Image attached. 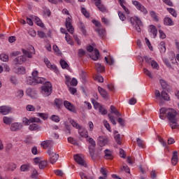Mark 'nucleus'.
I'll return each mask as SVG.
<instances>
[{
	"label": "nucleus",
	"instance_id": "f03ea898",
	"mask_svg": "<svg viewBox=\"0 0 179 179\" xmlns=\"http://www.w3.org/2000/svg\"><path fill=\"white\" fill-rule=\"evenodd\" d=\"M113 114H115L116 116V118H118L120 117H122V114L120 113V111L115 108V106L111 105L110 106V113L108 115V117L110 121V122L113 124V125H117V122L115 121V119L114 118V115Z\"/></svg>",
	"mask_w": 179,
	"mask_h": 179
},
{
	"label": "nucleus",
	"instance_id": "a18cd8bd",
	"mask_svg": "<svg viewBox=\"0 0 179 179\" xmlns=\"http://www.w3.org/2000/svg\"><path fill=\"white\" fill-rule=\"evenodd\" d=\"M120 2V6L124 9V10L126 12V13H129V10L127 9V8L124 5V0H118Z\"/></svg>",
	"mask_w": 179,
	"mask_h": 179
},
{
	"label": "nucleus",
	"instance_id": "37998d69",
	"mask_svg": "<svg viewBox=\"0 0 179 179\" xmlns=\"http://www.w3.org/2000/svg\"><path fill=\"white\" fill-rule=\"evenodd\" d=\"M105 61L108 65L114 64V59L111 57H110L109 59L107 57H105Z\"/></svg>",
	"mask_w": 179,
	"mask_h": 179
},
{
	"label": "nucleus",
	"instance_id": "a878e982",
	"mask_svg": "<svg viewBox=\"0 0 179 179\" xmlns=\"http://www.w3.org/2000/svg\"><path fill=\"white\" fill-rule=\"evenodd\" d=\"M160 100H166V101H169L170 100V96H169V94L165 91H162L161 92V98Z\"/></svg>",
	"mask_w": 179,
	"mask_h": 179
},
{
	"label": "nucleus",
	"instance_id": "ea45409f",
	"mask_svg": "<svg viewBox=\"0 0 179 179\" xmlns=\"http://www.w3.org/2000/svg\"><path fill=\"white\" fill-rule=\"evenodd\" d=\"M136 142L138 148H142V149H145V144H143V140L138 138L136 139Z\"/></svg>",
	"mask_w": 179,
	"mask_h": 179
},
{
	"label": "nucleus",
	"instance_id": "4c0bfd02",
	"mask_svg": "<svg viewBox=\"0 0 179 179\" xmlns=\"http://www.w3.org/2000/svg\"><path fill=\"white\" fill-rule=\"evenodd\" d=\"M94 54L95 55L92 57V59L94 61H97V59H99V58H100V52H99L98 49H94Z\"/></svg>",
	"mask_w": 179,
	"mask_h": 179
},
{
	"label": "nucleus",
	"instance_id": "9d476101",
	"mask_svg": "<svg viewBox=\"0 0 179 179\" xmlns=\"http://www.w3.org/2000/svg\"><path fill=\"white\" fill-rule=\"evenodd\" d=\"M66 27L71 34H73V26H72L71 17H68L66 18Z\"/></svg>",
	"mask_w": 179,
	"mask_h": 179
},
{
	"label": "nucleus",
	"instance_id": "4be33fe9",
	"mask_svg": "<svg viewBox=\"0 0 179 179\" xmlns=\"http://www.w3.org/2000/svg\"><path fill=\"white\" fill-rule=\"evenodd\" d=\"M51 145H52V140H46V141H42L41 143V145L42 146V148H43V149H47L50 148Z\"/></svg>",
	"mask_w": 179,
	"mask_h": 179
},
{
	"label": "nucleus",
	"instance_id": "13d9d810",
	"mask_svg": "<svg viewBox=\"0 0 179 179\" xmlns=\"http://www.w3.org/2000/svg\"><path fill=\"white\" fill-rule=\"evenodd\" d=\"M8 170L10 171H15V170H16V164H8Z\"/></svg>",
	"mask_w": 179,
	"mask_h": 179
},
{
	"label": "nucleus",
	"instance_id": "864d4df0",
	"mask_svg": "<svg viewBox=\"0 0 179 179\" xmlns=\"http://www.w3.org/2000/svg\"><path fill=\"white\" fill-rule=\"evenodd\" d=\"M55 174L56 176H58L59 177H63L64 176V172L62 170L57 169L54 171Z\"/></svg>",
	"mask_w": 179,
	"mask_h": 179
},
{
	"label": "nucleus",
	"instance_id": "4d7b16f0",
	"mask_svg": "<svg viewBox=\"0 0 179 179\" xmlns=\"http://www.w3.org/2000/svg\"><path fill=\"white\" fill-rule=\"evenodd\" d=\"M160 85L162 89H167V86H169V85H167V83L164 81V80H160Z\"/></svg>",
	"mask_w": 179,
	"mask_h": 179
},
{
	"label": "nucleus",
	"instance_id": "473e14b6",
	"mask_svg": "<svg viewBox=\"0 0 179 179\" xmlns=\"http://www.w3.org/2000/svg\"><path fill=\"white\" fill-rule=\"evenodd\" d=\"M34 20L36 24H37V26H40V27H44V24H43V22L41 21V20H40L38 17L35 16L34 17Z\"/></svg>",
	"mask_w": 179,
	"mask_h": 179
},
{
	"label": "nucleus",
	"instance_id": "c756f323",
	"mask_svg": "<svg viewBox=\"0 0 179 179\" xmlns=\"http://www.w3.org/2000/svg\"><path fill=\"white\" fill-rule=\"evenodd\" d=\"M45 64H46V66L48 68H50V69H53V71H56L57 66L55 65L51 64V62L48 59H45Z\"/></svg>",
	"mask_w": 179,
	"mask_h": 179
},
{
	"label": "nucleus",
	"instance_id": "a211bd4d",
	"mask_svg": "<svg viewBox=\"0 0 179 179\" xmlns=\"http://www.w3.org/2000/svg\"><path fill=\"white\" fill-rule=\"evenodd\" d=\"M27 94H28L29 97H31V99H36V97H37V91L31 88H28L27 90Z\"/></svg>",
	"mask_w": 179,
	"mask_h": 179
},
{
	"label": "nucleus",
	"instance_id": "2eb2a0df",
	"mask_svg": "<svg viewBox=\"0 0 179 179\" xmlns=\"http://www.w3.org/2000/svg\"><path fill=\"white\" fill-rule=\"evenodd\" d=\"M10 110H12V108H10L9 106H0V114H2V115H6L10 113Z\"/></svg>",
	"mask_w": 179,
	"mask_h": 179
},
{
	"label": "nucleus",
	"instance_id": "6e6552de",
	"mask_svg": "<svg viewBox=\"0 0 179 179\" xmlns=\"http://www.w3.org/2000/svg\"><path fill=\"white\" fill-rule=\"evenodd\" d=\"M13 71L17 75H24V73H26V68L23 66H18L17 65H15L13 69Z\"/></svg>",
	"mask_w": 179,
	"mask_h": 179
},
{
	"label": "nucleus",
	"instance_id": "6ab92c4d",
	"mask_svg": "<svg viewBox=\"0 0 179 179\" xmlns=\"http://www.w3.org/2000/svg\"><path fill=\"white\" fill-rule=\"evenodd\" d=\"M171 163H172L173 166H176L177 163H178V152L174 151L173 152Z\"/></svg>",
	"mask_w": 179,
	"mask_h": 179
},
{
	"label": "nucleus",
	"instance_id": "e433bc0d",
	"mask_svg": "<svg viewBox=\"0 0 179 179\" xmlns=\"http://www.w3.org/2000/svg\"><path fill=\"white\" fill-rule=\"evenodd\" d=\"M30 170V164H25L20 166V171H29Z\"/></svg>",
	"mask_w": 179,
	"mask_h": 179
},
{
	"label": "nucleus",
	"instance_id": "c9c22d12",
	"mask_svg": "<svg viewBox=\"0 0 179 179\" xmlns=\"http://www.w3.org/2000/svg\"><path fill=\"white\" fill-rule=\"evenodd\" d=\"M94 80H97V82H99V83H103L104 82V78H103V76L100 75L99 73L96 74L94 77Z\"/></svg>",
	"mask_w": 179,
	"mask_h": 179
},
{
	"label": "nucleus",
	"instance_id": "f704fd0d",
	"mask_svg": "<svg viewBox=\"0 0 179 179\" xmlns=\"http://www.w3.org/2000/svg\"><path fill=\"white\" fill-rule=\"evenodd\" d=\"M12 117H8L6 116L3 117V122H4V124H6V125H10V124H12Z\"/></svg>",
	"mask_w": 179,
	"mask_h": 179
},
{
	"label": "nucleus",
	"instance_id": "423d86ee",
	"mask_svg": "<svg viewBox=\"0 0 179 179\" xmlns=\"http://www.w3.org/2000/svg\"><path fill=\"white\" fill-rule=\"evenodd\" d=\"M48 153L50 156V162L51 164H55L59 157V155L57 154V152L52 151L51 149L48 150Z\"/></svg>",
	"mask_w": 179,
	"mask_h": 179
},
{
	"label": "nucleus",
	"instance_id": "0eeeda50",
	"mask_svg": "<svg viewBox=\"0 0 179 179\" xmlns=\"http://www.w3.org/2000/svg\"><path fill=\"white\" fill-rule=\"evenodd\" d=\"M166 117L170 122L176 121L177 120L176 118V117H177V112L173 108H169V111L167 112Z\"/></svg>",
	"mask_w": 179,
	"mask_h": 179
},
{
	"label": "nucleus",
	"instance_id": "a19ab883",
	"mask_svg": "<svg viewBox=\"0 0 179 179\" xmlns=\"http://www.w3.org/2000/svg\"><path fill=\"white\" fill-rule=\"evenodd\" d=\"M47 164H48L47 161H41L38 164L39 169L41 170L45 169V167H47Z\"/></svg>",
	"mask_w": 179,
	"mask_h": 179
},
{
	"label": "nucleus",
	"instance_id": "7ed1b4c3",
	"mask_svg": "<svg viewBox=\"0 0 179 179\" xmlns=\"http://www.w3.org/2000/svg\"><path fill=\"white\" fill-rule=\"evenodd\" d=\"M130 22L132 24L133 27L135 29V30L137 31L138 33H141V29L143 27V23H142L141 19L138 17H131L130 18Z\"/></svg>",
	"mask_w": 179,
	"mask_h": 179
},
{
	"label": "nucleus",
	"instance_id": "774afa93",
	"mask_svg": "<svg viewBox=\"0 0 179 179\" xmlns=\"http://www.w3.org/2000/svg\"><path fill=\"white\" fill-rule=\"evenodd\" d=\"M51 120L52 121H55V122H59V117L58 115H52Z\"/></svg>",
	"mask_w": 179,
	"mask_h": 179
},
{
	"label": "nucleus",
	"instance_id": "4468645a",
	"mask_svg": "<svg viewBox=\"0 0 179 179\" xmlns=\"http://www.w3.org/2000/svg\"><path fill=\"white\" fill-rule=\"evenodd\" d=\"M64 106L67 108V110L71 111V113H75V111H76V108H75V106L68 101H64Z\"/></svg>",
	"mask_w": 179,
	"mask_h": 179
},
{
	"label": "nucleus",
	"instance_id": "393cba45",
	"mask_svg": "<svg viewBox=\"0 0 179 179\" xmlns=\"http://www.w3.org/2000/svg\"><path fill=\"white\" fill-rule=\"evenodd\" d=\"M164 24L165 26H173L174 22H173V20H171V18L167 17L164 19Z\"/></svg>",
	"mask_w": 179,
	"mask_h": 179
},
{
	"label": "nucleus",
	"instance_id": "f3484780",
	"mask_svg": "<svg viewBox=\"0 0 179 179\" xmlns=\"http://www.w3.org/2000/svg\"><path fill=\"white\" fill-rule=\"evenodd\" d=\"M31 48L32 49V50L31 52H29L24 49H22V54H24V55H26V57H27L28 58H33V54H36V50H34V47L31 46Z\"/></svg>",
	"mask_w": 179,
	"mask_h": 179
},
{
	"label": "nucleus",
	"instance_id": "0e129e2a",
	"mask_svg": "<svg viewBox=\"0 0 179 179\" xmlns=\"http://www.w3.org/2000/svg\"><path fill=\"white\" fill-rule=\"evenodd\" d=\"M27 111H36V108L32 105H27L26 107Z\"/></svg>",
	"mask_w": 179,
	"mask_h": 179
},
{
	"label": "nucleus",
	"instance_id": "79ce46f5",
	"mask_svg": "<svg viewBox=\"0 0 179 179\" xmlns=\"http://www.w3.org/2000/svg\"><path fill=\"white\" fill-rule=\"evenodd\" d=\"M79 28L82 31L83 34L86 35V28L85 27V24L83 22L79 23Z\"/></svg>",
	"mask_w": 179,
	"mask_h": 179
},
{
	"label": "nucleus",
	"instance_id": "1a4fd4ad",
	"mask_svg": "<svg viewBox=\"0 0 179 179\" xmlns=\"http://www.w3.org/2000/svg\"><path fill=\"white\" fill-rule=\"evenodd\" d=\"M132 3H133V5H134L135 7L137 8V9L138 10H141V12H143V13H144L145 15H146V13H148V10L146 9V8H145V6H142L141 4V3H139V1H132Z\"/></svg>",
	"mask_w": 179,
	"mask_h": 179
},
{
	"label": "nucleus",
	"instance_id": "c03bdc74",
	"mask_svg": "<svg viewBox=\"0 0 179 179\" xmlns=\"http://www.w3.org/2000/svg\"><path fill=\"white\" fill-rule=\"evenodd\" d=\"M167 10L171 13V15H172V16H173V17H177V11H176L174 8H168Z\"/></svg>",
	"mask_w": 179,
	"mask_h": 179
},
{
	"label": "nucleus",
	"instance_id": "3c124183",
	"mask_svg": "<svg viewBox=\"0 0 179 179\" xmlns=\"http://www.w3.org/2000/svg\"><path fill=\"white\" fill-rule=\"evenodd\" d=\"M80 177L81 179H94L93 176L87 177L83 172L80 173Z\"/></svg>",
	"mask_w": 179,
	"mask_h": 179
},
{
	"label": "nucleus",
	"instance_id": "09e8293b",
	"mask_svg": "<svg viewBox=\"0 0 179 179\" xmlns=\"http://www.w3.org/2000/svg\"><path fill=\"white\" fill-rule=\"evenodd\" d=\"M150 15L151 17L154 19L155 22H159V18H157V15H156V13L155 11H150Z\"/></svg>",
	"mask_w": 179,
	"mask_h": 179
},
{
	"label": "nucleus",
	"instance_id": "dca6fc26",
	"mask_svg": "<svg viewBox=\"0 0 179 179\" xmlns=\"http://www.w3.org/2000/svg\"><path fill=\"white\" fill-rule=\"evenodd\" d=\"M15 65H22L23 62H26V56H19L14 59Z\"/></svg>",
	"mask_w": 179,
	"mask_h": 179
},
{
	"label": "nucleus",
	"instance_id": "e2e57ef3",
	"mask_svg": "<svg viewBox=\"0 0 179 179\" xmlns=\"http://www.w3.org/2000/svg\"><path fill=\"white\" fill-rule=\"evenodd\" d=\"M38 37H40V38H45V37H47V35H45V33L41 31H38Z\"/></svg>",
	"mask_w": 179,
	"mask_h": 179
},
{
	"label": "nucleus",
	"instance_id": "6e6d98bb",
	"mask_svg": "<svg viewBox=\"0 0 179 179\" xmlns=\"http://www.w3.org/2000/svg\"><path fill=\"white\" fill-rule=\"evenodd\" d=\"M117 122L120 123L121 127H125V120L122 117H118L117 120Z\"/></svg>",
	"mask_w": 179,
	"mask_h": 179
},
{
	"label": "nucleus",
	"instance_id": "49530a36",
	"mask_svg": "<svg viewBox=\"0 0 179 179\" xmlns=\"http://www.w3.org/2000/svg\"><path fill=\"white\" fill-rule=\"evenodd\" d=\"M96 31H97L100 37L106 36V29H97Z\"/></svg>",
	"mask_w": 179,
	"mask_h": 179
},
{
	"label": "nucleus",
	"instance_id": "de8ad7c7",
	"mask_svg": "<svg viewBox=\"0 0 179 179\" xmlns=\"http://www.w3.org/2000/svg\"><path fill=\"white\" fill-rule=\"evenodd\" d=\"M0 59L1 61H3V62H6L9 59V56L3 53V54L0 55Z\"/></svg>",
	"mask_w": 179,
	"mask_h": 179
},
{
	"label": "nucleus",
	"instance_id": "b1692460",
	"mask_svg": "<svg viewBox=\"0 0 179 179\" xmlns=\"http://www.w3.org/2000/svg\"><path fill=\"white\" fill-rule=\"evenodd\" d=\"M29 131H38V129H41V127L36 123H33L29 125Z\"/></svg>",
	"mask_w": 179,
	"mask_h": 179
},
{
	"label": "nucleus",
	"instance_id": "cd10ccee",
	"mask_svg": "<svg viewBox=\"0 0 179 179\" xmlns=\"http://www.w3.org/2000/svg\"><path fill=\"white\" fill-rule=\"evenodd\" d=\"M70 124L73 127V128H76V129H80V125L78 124L74 120H72L71 118H69Z\"/></svg>",
	"mask_w": 179,
	"mask_h": 179
},
{
	"label": "nucleus",
	"instance_id": "f257e3e1",
	"mask_svg": "<svg viewBox=\"0 0 179 179\" xmlns=\"http://www.w3.org/2000/svg\"><path fill=\"white\" fill-rule=\"evenodd\" d=\"M45 82V78L38 77V71H34L31 73V76L28 77L27 80V83L31 86H36L38 83H44Z\"/></svg>",
	"mask_w": 179,
	"mask_h": 179
},
{
	"label": "nucleus",
	"instance_id": "ddd939ff",
	"mask_svg": "<svg viewBox=\"0 0 179 179\" xmlns=\"http://www.w3.org/2000/svg\"><path fill=\"white\" fill-rule=\"evenodd\" d=\"M74 160L79 164L80 166H83V167H87V164L86 162L81 158L79 155H74Z\"/></svg>",
	"mask_w": 179,
	"mask_h": 179
},
{
	"label": "nucleus",
	"instance_id": "603ef678",
	"mask_svg": "<svg viewBox=\"0 0 179 179\" xmlns=\"http://www.w3.org/2000/svg\"><path fill=\"white\" fill-rule=\"evenodd\" d=\"M38 171L36 169H33L32 173L31 174V178H38Z\"/></svg>",
	"mask_w": 179,
	"mask_h": 179
},
{
	"label": "nucleus",
	"instance_id": "c85d7f7f",
	"mask_svg": "<svg viewBox=\"0 0 179 179\" xmlns=\"http://www.w3.org/2000/svg\"><path fill=\"white\" fill-rule=\"evenodd\" d=\"M114 138H115V141L117 142V145H122L121 135H120V134H118V131H115Z\"/></svg>",
	"mask_w": 179,
	"mask_h": 179
},
{
	"label": "nucleus",
	"instance_id": "8fccbe9b",
	"mask_svg": "<svg viewBox=\"0 0 179 179\" xmlns=\"http://www.w3.org/2000/svg\"><path fill=\"white\" fill-rule=\"evenodd\" d=\"M68 142H69V143H71V145H74L75 146H77L78 145V141L72 137L68 138Z\"/></svg>",
	"mask_w": 179,
	"mask_h": 179
},
{
	"label": "nucleus",
	"instance_id": "69168bd1",
	"mask_svg": "<svg viewBox=\"0 0 179 179\" xmlns=\"http://www.w3.org/2000/svg\"><path fill=\"white\" fill-rule=\"evenodd\" d=\"M24 95V92L22 90H18L16 93L17 97H20V99H22V96Z\"/></svg>",
	"mask_w": 179,
	"mask_h": 179
},
{
	"label": "nucleus",
	"instance_id": "bf43d9fd",
	"mask_svg": "<svg viewBox=\"0 0 179 179\" xmlns=\"http://www.w3.org/2000/svg\"><path fill=\"white\" fill-rule=\"evenodd\" d=\"M99 113H101V114H102V115H107V110L104 109V108H103V106H99Z\"/></svg>",
	"mask_w": 179,
	"mask_h": 179
},
{
	"label": "nucleus",
	"instance_id": "7c9ffc66",
	"mask_svg": "<svg viewBox=\"0 0 179 179\" xmlns=\"http://www.w3.org/2000/svg\"><path fill=\"white\" fill-rule=\"evenodd\" d=\"M55 104L57 107V108H61L62 106L64 105V101L62 99H55Z\"/></svg>",
	"mask_w": 179,
	"mask_h": 179
},
{
	"label": "nucleus",
	"instance_id": "5701e85b",
	"mask_svg": "<svg viewBox=\"0 0 179 179\" xmlns=\"http://www.w3.org/2000/svg\"><path fill=\"white\" fill-rule=\"evenodd\" d=\"M95 5L101 12H106L107 10L104 5L101 4V1H96Z\"/></svg>",
	"mask_w": 179,
	"mask_h": 179
},
{
	"label": "nucleus",
	"instance_id": "338daca9",
	"mask_svg": "<svg viewBox=\"0 0 179 179\" xmlns=\"http://www.w3.org/2000/svg\"><path fill=\"white\" fill-rule=\"evenodd\" d=\"M161 45V52H164L166 51V43L164 41L160 43Z\"/></svg>",
	"mask_w": 179,
	"mask_h": 179
},
{
	"label": "nucleus",
	"instance_id": "bb28decb",
	"mask_svg": "<svg viewBox=\"0 0 179 179\" xmlns=\"http://www.w3.org/2000/svg\"><path fill=\"white\" fill-rule=\"evenodd\" d=\"M95 68L97 72H104V71H106V67H104V66L101 65L100 63L96 64Z\"/></svg>",
	"mask_w": 179,
	"mask_h": 179
},
{
	"label": "nucleus",
	"instance_id": "39448f33",
	"mask_svg": "<svg viewBox=\"0 0 179 179\" xmlns=\"http://www.w3.org/2000/svg\"><path fill=\"white\" fill-rule=\"evenodd\" d=\"M87 141L90 143L89 145V152L90 155L93 160L96 159V157L94 156V148H96V141L92 138L89 137Z\"/></svg>",
	"mask_w": 179,
	"mask_h": 179
},
{
	"label": "nucleus",
	"instance_id": "f8f14e48",
	"mask_svg": "<svg viewBox=\"0 0 179 179\" xmlns=\"http://www.w3.org/2000/svg\"><path fill=\"white\" fill-rule=\"evenodd\" d=\"M23 128V124L22 123L19 122H14L11 124L10 126V130L13 131V132H16L17 131H20Z\"/></svg>",
	"mask_w": 179,
	"mask_h": 179
},
{
	"label": "nucleus",
	"instance_id": "412c9836",
	"mask_svg": "<svg viewBox=\"0 0 179 179\" xmlns=\"http://www.w3.org/2000/svg\"><path fill=\"white\" fill-rule=\"evenodd\" d=\"M98 91L103 99H108V93L106 90L103 89L101 87H98Z\"/></svg>",
	"mask_w": 179,
	"mask_h": 179
},
{
	"label": "nucleus",
	"instance_id": "aec40b11",
	"mask_svg": "<svg viewBox=\"0 0 179 179\" xmlns=\"http://www.w3.org/2000/svg\"><path fill=\"white\" fill-rule=\"evenodd\" d=\"M104 159H108V160H113L114 159V157L113 156V152L111 150L106 149L104 150Z\"/></svg>",
	"mask_w": 179,
	"mask_h": 179
},
{
	"label": "nucleus",
	"instance_id": "20e7f679",
	"mask_svg": "<svg viewBox=\"0 0 179 179\" xmlns=\"http://www.w3.org/2000/svg\"><path fill=\"white\" fill-rule=\"evenodd\" d=\"M42 94L45 96H50L52 93V85L50 82H45L41 87Z\"/></svg>",
	"mask_w": 179,
	"mask_h": 179
},
{
	"label": "nucleus",
	"instance_id": "58836bf2",
	"mask_svg": "<svg viewBox=\"0 0 179 179\" xmlns=\"http://www.w3.org/2000/svg\"><path fill=\"white\" fill-rule=\"evenodd\" d=\"M60 65L62 69H68V68H69V64H68V63L65 60H61Z\"/></svg>",
	"mask_w": 179,
	"mask_h": 179
},
{
	"label": "nucleus",
	"instance_id": "052dcab7",
	"mask_svg": "<svg viewBox=\"0 0 179 179\" xmlns=\"http://www.w3.org/2000/svg\"><path fill=\"white\" fill-rule=\"evenodd\" d=\"M30 124L31 122H39L41 123V120L40 118H36V117H31L29 118Z\"/></svg>",
	"mask_w": 179,
	"mask_h": 179
},
{
	"label": "nucleus",
	"instance_id": "2f4dec72",
	"mask_svg": "<svg viewBox=\"0 0 179 179\" xmlns=\"http://www.w3.org/2000/svg\"><path fill=\"white\" fill-rule=\"evenodd\" d=\"M150 33H152V34H153L154 36V38H155L156 36H157V29H156V26L150 25Z\"/></svg>",
	"mask_w": 179,
	"mask_h": 179
},
{
	"label": "nucleus",
	"instance_id": "680f3d73",
	"mask_svg": "<svg viewBox=\"0 0 179 179\" xmlns=\"http://www.w3.org/2000/svg\"><path fill=\"white\" fill-rule=\"evenodd\" d=\"M100 173L105 177V178H107V170L106 168H101Z\"/></svg>",
	"mask_w": 179,
	"mask_h": 179
},
{
	"label": "nucleus",
	"instance_id": "5fc2aeb1",
	"mask_svg": "<svg viewBox=\"0 0 179 179\" xmlns=\"http://www.w3.org/2000/svg\"><path fill=\"white\" fill-rule=\"evenodd\" d=\"M81 12L83 15H84V16H85L86 17H90V15L89 14V12H87V10H86V8H83L81 9Z\"/></svg>",
	"mask_w": 179,
	"mask_h": 179
},
{
	"label": "nucleus",
	"instance_id": "72a5a7b5",
	"mask_svg": "<svg viewBox=\"0 0 179 179\" xmlns=\"http://www.w3.org/2000/svg\"><path fill=\"white\" fill-rule=\"evenodd\" d=\"M170 122V127L172 129H179V125L178 123H177V120H173Z\"/></svg>",
	"mask_w": 179,
	"mask_h": 179
},
{
	"label": "nucleus",
	"instance_id": "9b49d317",
	"mask_svg": "<svg viewBox=\"0 0 179 179\" xmlns=\"http://www.w3.org/2000/svg\"><path fill=\"white\" fill-rule=\"evenodd\" d=\"M98 144L101 148L106 146V145H108V138L106 136H99L98 138Z\"/></svg>",
	"mask_w": 179,
	"mask_h": 179
}]
</instances>
